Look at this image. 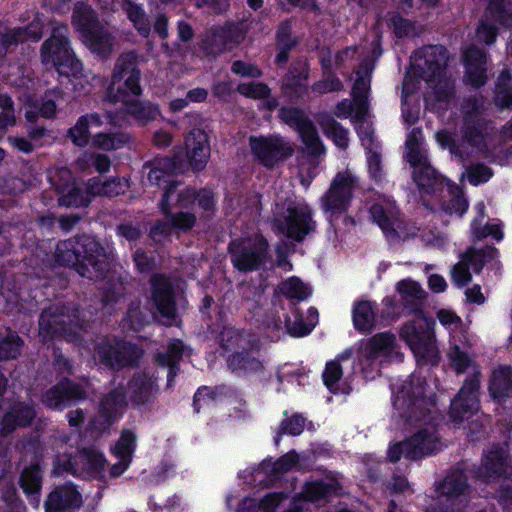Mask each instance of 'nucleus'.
<instances>
[{
    "instance_id": "1",
    "label": "nucleus",
    "mask_w": 512,
    "mask_h": 512,
    "mask_svg": "<svg viewBox=\"0 0 512 512\" xmlns=\"http://www.w3.org/2000/svg\"><path fill=\"white\" fill-rule=\"evenodd\" d=\"M433 404V392L428 391L424 381L415 375L395 392L394 408L414 432L404 442L390 446L388 457L391 461L399 460L402 455L418 459L441 450L436 426L428 415Z\"/></svg>"
},
{
    "instance_id": "2",
    "label": "nucleus",
    "mask_w": 512,
    "mask_h": 512,
    "mask_svg": "<svg viewBox=\"0 0 512 512\" xmlns=\"http://www.w3.org/2000/svg\"><path fill=\"white\" fill-rule=\"evenodd\" d=\"M437 319L449 332L447 358L451 367L457 373L471 371L473 374L465 381L451 404V417L454 421L461 422L468 420L478 411V370L473 357L468 352L472 342L462 320L451 310H439Z\"/></svg>"
},
{
    "instance_id": "3",
    "label": "nucleus",
    "mask_w": 512,
    "mask_h": 512,
    "mask_svg": "<svg viewBox=\"0 0 512 512\" xmlns=\"http://www.w3.org/2000/svg\"><path fill=\"white\" fill-rule=\"evenodd\" d=\"M423 136L420 130H412L406 140V157L413 166V178L420 191L425 193L440 191L445 199L442 204V211L450 216L461 217L468 208L467 200L463 197L461 190L450 184L444 177H438L435 170L428 164L427 156L422 148Z\"/></svg>"
},
{
    "instance_id": "4",
    "label": "nucleus",
    "mask_w": 512,
    "mask_h": 512,
    "mask_svg": "<svg viewBox=\"0 0 512 512\" xmlns=\"http://www.w3.org/2000/svg\"><path fill=\"white\" fill-rule=\"evenodd\" d=\"M139 80L140 72L133 65V57L123 55L116 62L107 94L112 101L121 102L126 111L139 123L146 124L155 120L160 110L151 103L139 102L138 97L141 94Z\"/></svg>"
},
{
    "instance_id": "5",
    "label": "nucleus",
    "mask_w": 512,
    "mask_h": 512,
    "mask_svg": "<svg viewBox=\"0 0 512 512\" xmlns=\"http://www.w3.org/2000/svg\"><path fill=\"white\" fill-rule=\"evenodd\" d=\"M146 168L149 169L148 181L151 184L160 186L161 181L168 184L160 203V208L165 215L168 216L174 207L184 208L192 205L208 211L214 206V196L211 191L202 190L196 194L194 190L180 188L179 184L168 180L170 174L184 171V166L178 164L175 159L156 160Z\"/></svg>"
},
{
    "instance_id": "6",
    "label": "nucleus",
    "mask_w": 512,
    "mask_h": 512,
    "mask_svg": "<svg viewBox=\"0 0 512 512\" xmlns=\"http://www.w3.org/2000/svg\"><path fill=\"white\" fill-rule=\"evenodd\" d=\"M120 125L119 120L110 114L90 113L81 116L69 130L71 141L80 147L91 145L101 150H116L129 141L124 133H112L111 129Z\"/></svg>"
},
{
    "instance_id": "7",
    "label": "nucleus",
    "mask_w": 512,
    "mask_h": 512,
    "mask_svg": "<svg viewBox=\"0 0 512 512\" xmlns=\"http://www.w3.org/2000/svg\"><path fill=\"white\" fill-rule=\"evenodd\" d=\"M67 34L66 25L53 28L52 35L41 47V61L46 67L55 68L59 74L71 77L74 87L85 91V84H89L95 77L90 72L82 71L81 63L69 47Z\"/></svg>"
},
{
    "instance_id": "8",
    "label": "nucleus",
    "mask_w": 512,
    "mask_h": 512,
    "mask_svg": "<svg viewBox=\"0 0 512 512\" xmlns=\"http://www.w3.org/2000/svg\"><path fill=\"white\" fill-rule=\"evenodd\" d=\"M71 172L66 168H58L49 172V181L60 194L59 203L64 206H83L89 202V196L105 195L116 196L124 193L128 188L125 179L113 178L104 183L92 179L83 193L73 182Z\"/></svg>"
},
{
    "instance_id": "9",
    "label": "nucleus",
    "mask_w": 512,
    "mask_h": 512,
    "mask_svg": "<svg viewBox=\"0 0 512 512\" xmlns=\"http://www.w3.org/2000/svg\"><path fill=\"white\" fill-rule=\"evenodd\" d=\"M357 358V366L366 378H374L380 371L382 362L400 356L396 337L389 332L377 333L359 341L352 347Z\"/></svg>"
},
{
    "instance_id": "10",
    "label": "nucleus",
    "mask_w": 512,
    "mask_h": 512,
    "mask_svg": "<svg viewBox=\"0 0 512 512\" xmlns=\"http://www.w3.org/2000/svg\"><path fill=\"white\" fill-rule=\"evenodd\" d=\"M434 322L422 312L414 315L400 331L401 338L412 350L418 363L436 365L439 351L433 334Z\"/></svg>"
},
{
    "instance_id": "11",
    "label": "nucleus",
    "mask_w": 512,
    "mask_h": 512,
    "mask_svg": "<svg viewBox=\"0 0 512 512\" xmlns=\"http://www.w3.org/2000/svg\"><path fill=\"white\" fill-rule=\"evenodd\" d=\"M73 24L80 32L83 43L93 53L105 56L113 47V38L96 21L92 9L78 3L73 12Z\"/></svg>"
},
{
    "instance_id": "12",
    "label": "nucleus",
    "mask_w": 512,
    "mask_h": 512,
    "mask_svg": "<svg viewBox=\"0 0 512 512\" xmlns=\"http://www.w3.org/2000/svg\"><path fill=\"white\" fill-rule=\"evenodd\" d=\"M370 215L390 242L405 240L416 235L417 228L400 219L395 203L389 198L378 199L371 206Z\"/></svg>"
},
{
    "instance_id": "13",
    "label": "nucleus",
    "mask_w": 512,
    "mask_h": 512,
    "mask_svg": "<svg viewBox=\"0 0 512 512\" xmlns=\"http://www.w3.org/2000/svg\"><path fill=\"white\" fill-rule=\"evenodd\" d=\"M106 460L98 450L83 449L79 455L71 461L69 456H57L54 462V474L61 475L63 472H70L85 477H99L102 475Z\"/></svg>"
},
{
    "instance_id": "14",
    "label": "nucleus",
    "mask_w": 512,
    "mask_h": 512,
    "mask_svg": "<svg viewBox=\"0 0 512 512\" xmlns=\"http://www.w3.org/2000/svg\"><path fill=\"white\" fill-rule=\"evenodd\" d=\"M355 186L356 179L350 171L347 170L336 175L330 189L321 200L323 210L330 221L347 210Z\"/></svg>"
},
{
    "instance_id": "15",
    "label": "nucleus",
    "mask_w": 512,
    "mask_h": 512,
    "mask_svg": "<svg viewBox=\"0 0 512 512\" xmlns=\"http://www.w3.org/2000/svg\"><path fill=\"white\" fill-rule=\"evenodd\" d=\"M357 365L354 350L346 349L335 359L326 363L323 372V380L326 387L333 393H349L351 390L350 379Z\"/></svg>"
},
{
    "instance_id": "16",
    "label": "nucleus",
    "mask_w": 512,
    "mask_h": 512,
    "mask_svg": "<svg viewBox=\"0 0 512 512\" xmlns=\"http://www.w3.org/2000/svg\"><path fill=\"white\" fill-rule=\"evenodd\" d=\"M278 231L295 240H302L314 230L311 210L305 203L291 204L282 218L276 220Z\"/></svg>"
},
{
    "instance_id": "17",
    "label": "nucleus",
    "mask_w": 512,
    "mask_h": 512,
    "mask_svg": "<svg viewBox=\"0 0 512 512\" xmlns=\"http://www.w3.org/2000/svg\"><path fill=\"white\" fill-rule=\"evenodd\" d=\"M230 250L234 266L241 271H250L262 264L267 242L262 236L256 235L253 239L234 241L230 245Z\"/></svg>"
},
{
    "instance_id": "18",
    "label": "nucleus",
    "mask_w": 512,
    "mask_h": 512,
    "mask_svg": "<svg viewBox=\"0 0 512 512\" xmlns=\"http://www.w3.org/2000/svg\"><path fill=\"white\" fill-rule=\"evenodd\" d=\"M94 252H98V244L92 238L83 236L78 240H66L56 247V260L61 265H74L87 262L96 269Z\"/></svg>"
},
{
    "instance_id": "19",
    "label": "nucleus",
    "mask_w": 512,
    "mask_h": 512,
    "mask_svg": "<svg viewBox=\"0 0 512 512\" xmlns=\"http://www.w3.org/2000/svg\"><path fill=\"white\" fill-rule=\"evenodd\" d=\"M509 0H490L488 13L477 28L476 36L480 42L492 44L496 38V28L490 23L495 20L500 25L507 26L511 30L512 43V12H508Z\"/></svg>"
},
{
    "instance_id": "20",
    "label": "nucleus",
    "mask_w": 512,
    "mask_h": 512,
    "mask_svg": "<svg viewBox=\"0 0 512 512\" xmlns=\"http://www.w3.org/2000/svg\"><path fill=\"white\" fill-rule=\"evenodd\" d=\"M280 116L284 122L298 131L307 149L315 154L324 152V147L320 142L315 127L303 112L297 109L283 108L281 109Z\"/></svg>"
},
{
    "instance_id": "21",
    "label": "nucleus",
    "mask_w": 512,
    "mask_h": 512,
    "mask_svg": "<svg viewBox=\"0 0 512 512\" xmlns=\"http://www.w3.org/2000/svg\"><path fill=\"white\" fill-rule=\"evenodd\" d=\"M496 249L487 247L485 250L475 251L469 249L454 266L452 277L456 285L464 286L471 281V271L479 272L484 263L493 259Z\"/></svg>"
},
{
    "instance_id": "22",
    "label": "nucleus",
    "mask_w": 512,
    "mask_h": 512,
    "mask_svg": "<svg viewBox=\"0 0 512 512\" xmlns=\"http://www.w3.org/2000/svg\"><path fill=\"white\" fill-rule=\"evenodd\" d=\"M187 163L181 165L191 167L193 170L203 169L210 157V145L206 132L202 129H193L185 139Z\"/></svg>"
},
{
    "instance_id": "23",
    "label": "nucleus",
    "mask_w": 512,
    "mask_h": 512,
    "mask_svg": "<svg viewBox=\"0 0 512 512\" xmlns=\"http://www.w3.org/2000/svg\"><path fill=\"white\" fill-rule=\"evenodd\" d=\"M250 145L255 156L265 165L272 166L291 154V147L280 137H252Z\"/></svg>"
},
{
    "instance_id": "24",
    "label": "nucleus",
    "mask_w": 512,
    "mask_h": 512,
    "mask_svg": "<svg viewBox=\"0 0 512 512\" xmlns=\"http://www.w3.org/2000/svg\"><path fill=\"white\" fill-rule=\"evenodd\" d=\"M81 493L76 486L66 483L50 492L45 502L46 512H77L82 506Z\"/></svg>"
},
{
    "instance_id": "25",
    "label": "nucleus",
    "mask_w": 512,
    "mask_h": 512,
    "mask_svg": "<svg viewBox=\"0 0 512 512\" xmlns=\"http://www.w3.org/2000/svg\"><path fill=\"white\" fill-rule=\"evenodd\" d=\"M135 357V348L126 344L114 349L105 342L99 344L95 352V359L110 367L131 364Z\"/></svg>"
},
{
    "instance_id": "26",
    "label": "nucleus",
    "mask_w": 512,
    "mask_h": 512,
    "mask_svg": "<svg viewBox=\"0 0 512 512\" xmlns=\"http://www.w3.org/2000/svg\"><path fill=\"white\" fill-rule=\"evenodd\" d=\"M508 456L504 447H497L484 456L478 476L490 481L505 475L508 469Z\"/></svg>"
},
{
    "instance_id": "27",
    "label": "nucleus",
    "mask_w": 512,
    "mask_h": 512,
    "mask_svg": "<svg viewBox=\"0 0 512 512\" xmlns=\"http://www.w3.org/2000/svg\"><path fill=\"white\" fill-rule=\"evenodd\" d=\"M136 437L131 431H123L119 440L112 449L119 462L111 468L112 476H120L130 465L132 454L135 450Z\"/></svg>"
},
{
    "instance_id": "28",
    "label": "nucleus",
    "mask_w": 512,
    "mask_h": 512,
    "mask_svg": "<svg viewBox=\"0 0 512 512\" xmlns=\"http://www.w3.org/2000/svg\"><path fill=\"white\" fill-rule=\"evenodd\" d=\"M153 301L161 313L167 319H172L175 315V307L171 294V284L163 276H155L152 279Z\"/></svg>"
},
{
    "instance_id": "29",
    "label": "nucleus",
    "mask_w": 512,
    "mask_h": 512,
    "mask_svg": "<svg viewBox=\"0 0 512 512\" xmlns=\"http://www.w3.org/2000/svg\"><path fill=\"white\" fill-rule=\"evenodd\" d=\"M82 397V392L68 381H64L48 390L43 396V403L54 409L64 408L72 400Z\"/></svg>"
},
{
    "instance_id": "30",
    "label": "nucleus",
    "mask_w": 512,
    "mask_h": 512,
    "mask_svg": "<svg viewBox=\"0 0 512 512\" xmlns=\"http://www.w3.org/2000/svg\"><path fill=\"white\" fill-rule=\"evenodd\" d=\"M299 461L298 455L293 451L289 452L281 457L276 462L264 461L260 468L256 471V478L260 481L264 475L269 477L266 485L273 483L276 479H280V476L297 466Z\"/></svg>"
},
{
    "instance_id": "31",
    "label": "nucleus",
    "mask_w": 512,
    "mask_h": 512,
    "mask_svg": "<svg viewBox=\"0 0 512 512\" xmlns=\"http://www.w3.org/2000/svg\"><path fill=\"white\" fill-rule=\"evenodd\" d=\"M426 63L429 64L428 70L430 72V74H428V71H425V74H427L426 81L434 89L433 94H429L426 97V102L428 107L436 109L435 101H438L440 103L445 102L452 91V87L447 80L443 79L442 74L439 75L437 71H434L435 62H432L429 59H427ZM441 73H443V71Z\"/></svg>"
},
{
    "instance_id": "32",
    "label": "nucleus",
    "mask_w": 512,
    "mask_h": 512,
    "mask_svg": "<svg viewBox=\"0 0 512 512\" xmlns=\"http://www.w3.org/2000/svg\"><path fill=\"white\" fill-rule=\"evenodd\" d=\"M464 62L468 81L475 86L483 85L486 81L484 53L477 48L468 49L464 52Z\"/></svg>"
},
{
    "instance_id": "33",
    "label": "nucleus",
    "mask_w": 512,
    "mask_h": 512,
    "mask_svg": "<svg viewBox=\"0 0 512 512\" xmlns=\"http://www.w3.org/2000/svg\"><path fill=\"white\" fill-rule=\"evenodd\" d=\"M352 320L357 331L361 333L371 331L376 321L375 304L368 300L355 302L352 308Z\"/></svg>"
},
{
    "instance_id": "34",
    "label": "nucleus",
    "mask_w": 512,
    "mask_h": 512,
    "mask_svg": "<svg viewBox=\"0 0 512 512\" xmlns=\"http://www.w3.org/2000/svg\"><path fill=\"white\" fill-rule=\"evenodd\" d=\"M20 486L27 495L30 503L38 507L40 501L39 494L42 486L41 470L38 465H31L22 471Z\"/></svg>"
},
{
    "instance_id": "35",
    "label": "nucleus",
    "mask_w": 512,
    "mask_h": 512,
    "mask_svg": "<svg viewBox=\"0 0 512 512\" xmlns=\"http://www.w3.org/2000/svg\"><path fill=\"white\" fill-rule=\"evenodd\" d=\"M466 489V479L461 473H454L447 476L438 487V492L445 495L451 505L462 504L465 501L464 491Z\"/></svg>"
},
{
    "instance_id": "36",
    "label": "nucleus",
    "mask_w": 512,
    "mask_h": 512,
    "mask_svg": "<svg viewBox=\"0 0 512 512\" xmlns=\"http://www.w3.org/2000/svg\"><path fill=\"white\" fill-rule=\"evenodd\" d=\"M292 316L293 320L291 317L285 319V328L294 337H303L309 334L318 322V311L315 308L308 309L306 322L297 311H294Z\"/></svg>"
},
{
    "instance_id": "37",
    "label": "nucleus",
    "mask_w": 512,
    "mask_h": 512,
    "mask_svg": "<svg viewBox=\"0 0 512 512\" xmlns=\"http://www.w3.org/2000/svg\"><path fill=\"white\" fill-rule=\"evenodd\" d=\"M490 393L493 398L501 399L512 394V369L500 366L493 371L490 383Z\"/></svg>"
},
{
    "instance_id": "38",
    "label": "nucleus",
    "mask_w": 512,
    "mask_h": 512,
    "mask_svg": "<svg viewBox=\"0 0 512 512\" xmlns=\"http://www.w3.org/2000/svg\"><path fill=\"white\" fill-rule=\"evenodd\" d=\"M285 500L286 497L282 493L276 492L267 494L259 502L253 498H245L237 512H253L256 507L263 512H274Z\"/></svg>"
},
{
    "instance_id": "39",
    "label": "nucleus",
    "mask_w": 512,
    "mask_h": 512,
    "mask_svg": "<svg viewBox=\"0 0 512 512\" xmlns=\"http://www.w3.org/2000/svg\"><path fill=\"white\" fill-rule=\"evenodd\" d=\"M418 79L413 71H409L404 79L402 87V117L407 123H414L418 112L412 110L409 105L410 97L417 89Z\"/></svg>"
},
{
    "instance_id": "40",
    "label": "nucleus",
    "mask_w": 512,
    "mask_h": 512,
    "mask_svg": "<svg viewBox=\"0 0 512 512\" xmlns=\"http://www.w3.org/2000/svg\"><path fill=\"white\" fill-rule=\"evenodd\" d=\"M59 98L57 92H51L45 96L40 105L28 102L25 116L28 121H35L38 114L45 118L53 117L56 113V101Z\"/></svg>"
},
{
    "instance_id": "41",
    "label": "nucleus",
    "mask_w": 512,
    "mask_h": 512,
    "mask_svg": "<svg viewBox=\"0 0 512 512\" xmlns=\"http://www.w3.org/2000/svg\"><path fill=\"white\" fill-rule=\"evenodd\" d=\"M332 489L330 483L324 482H309L306 484L302 493L303 500H297L293 503V509L288 512H298L303 509V505L306 502H316L319 499L327 496Z\"/></svg>"
},
{
    "instance_id": "42",
    "label": "nucleus",
    "mask_w": 512,
    "mask_h": 512,
    "mask_svg": "<svg viewBox=\"0 0 512 512\" xmlns=\"http://www.w3.org/2000/svg\"><path fill=\"white\" fill-rule=\"evenodd\" d=\"M279 292L290 299L305 300L311 294V288L297 277H290L279 285Z\"/></svg>"
},
{
    "instance_id": "43",
    "label": "nucleus",
    "mask_w": 512,
    "mask_h": 512,
    "mask_svg": "<svg viewBox=\"0 0 512 512\" xmlns=\"http://www.w3.org/2000/svg\"><path fill=\"white\" fill-rule=\"evenodd\" d=\"M124 10L135 29L142 36L147 37L150 33V24L144 9L140 5L127 0L124 4Z\"/></svg>"
},
{
    "instance_id": "44",
    "label": "nucleus",
    "mask_w": 512,
    "mask_h": 512,
    "mask_svg": "<svg viewBox=\"0 0 512 512\" xmlns=\"http://www.w3.org/2000/svg\"><path fill=\"white\" fill-rule=\"evenodd\" d=\"M34 409L28 405H18L8 413L4 418V430L11 431L16 426H22L30 423L34 417Z\"/></svg>"
},
{
    "instance_id": "45",
    "label": "nucleus",
    "mask_w": 512,
    "mask_h": 512,
    "mask_svg": "<svg viewBox=\"0 0 512 512\" xmlns=\"http://www.w3.org/2000/svg\"><path fill=\"white\" fill-rule=\"evenodd\" d=\"M41 36V25L40 21H34L28 28L26 29H15L10 33L3 35L0 42L4 45L11 44L13 42L32 40L37 41Z\"/></svg>"
},
{
    "instance_id": "46",
    "label": "nucleus",
    "mask_w": 512,
    "mask_h": 512,
    "mask_svg": "<svg viewBox=\"0 0 512 512\" xmlns=\"http://www.w3.org/2000/svg\"><path fill=\"white\" fill-rule=\"evenodd\" d=\"M321 127L328 138H331L339 148L348 146V131L340 126L333 118L325 117L321 121Z\"/></svg>"
},
{
    "instance_id": "47",
    "label": "nucleus",
    "mask_w": 512,
    "mask_h": 512,
    "mask_svg": "<svg viewBox=\"0 0 512 512\" xmlns=\"http://www.w3.org/2000/svg\"><path fill=\"white\" fill-rule=\"evenodd\" d=\"M154 382L145 377L134 378L129 384L130 398L137 404L144 402L149 396L152 395Z\"/></svg>"
},
{
    "instance_id": "48",
    "label": "nucleus",
    "mask_w": 512,
    "mask_h": 512,
    "mask_svg": "<svg viewBox=\"0 0 512 512\" xmlns=\"http://www.w3.org/2000/svg\"><path fill=\"white\" fill-rule=\"evenodd\" d=\"M125 404L122 391L116 390L107 395L101 402V414L108 419L116 418Z\"/></svg>"
},
{
    "instance_id": "49",
    "label": "nucleus",
    "mask_w": 512,
    "mask_h": 512,
    "mask_svg": "<svg viewBox=\"0 0 512 512\" xmlns=\"http://www.w3.org/2000/svg\"><path fill=\"white\" fill-rule=\"evenodd\" d=\"M20 338L12 331L0 336V359L15 358L20 353Z\"/></svg>"
},
{
    "instance_id": "50",
    "label": "nucleus",
    "mask_w": 512,
    "mask_h": 512,
    "mask_svg": "<svg viewBox=\"0 0 512 512\" xmlns=\"http://www.w3.org/2000/svg\"><path fill=\"white\" fill-rule=\"evenodd\" d=\"M368 108L361 115H355V125L357 133L361 139L363 146L366 149L377 148V145L373 142V130L371 124L368 121Z\"/></svg>"
},
{
    "instance_id": "51",
    "label": "nucleus",
    "mask_w": 512,
    "mask_h": 512,
    "mask_svg": "<svg viewBox=\"0 0 512 512\" xmlns=\"http://www.w3.org/2000/svg\"><path fill=\"white\" fill-rule=\"evenodd\" d=\"M370 88V81L368 77H359L353 86L352 94L355 98V104L357 105L356 116L361 115L368 108L367 94Z\"/></svg>"
},
{
    "instance_id": "52",
    "label": "nucleus",
    "mask_w": 512,
    "mask_h": 512,
    "mask_svg": "<svg viewBox=\"0 0 512 512\" xmlns=\"http://www.w3.org/2000/svg\"><path fill=\"white\" fill-rule=\"evenodd\" d=\"M511 75L504 72L500 75L496 88V104L501 108L512 107V93L510 92Z\"/></svg>"
},
{
    "instance_id": "53",
    "label": "nucleus",
    "mask_w": 512,
    "mask_h": 512,
    "mask_svg": "<svg viewBox=\"0 0 512 512\" xmlns=\"http://www.w3.org/2000/svg\"><path fill=\"white\" fill-rule=\"evenodd\" d=\"M183 351L184 347L182 342L179 340H174L169 344L167 353L165 355L159 356V363L170 368L168 375L169 379L175 375L174 366L180 359Z\"/></svg>"
},
{
    "instance_id": "54",
    "label": "nucleus",
    "mask_w": 512,
    "mask_h": 512,
    "mask_svg": "<svg viewBox=\"0 0 512 512\" xmlns=\"http://www.w3.org/2000/svg\"><path fill=\"white\" fill-rule=\"evenodd\" d=\"M16 123L13 103L6 95H0V132Z\"/></svg>"
},
{
    "instance_id": "55",
    "label": "nucleus",
    "mask_w": 512,
    "mask_h": 512,
    "mask_svg": "<svg viewBox=\"0 0 512 512\" xmlns=\"http://www.w3.org/2000/svg\"><path fill=\"white\" fill-rule=\"evenodd\" d=\"M228 362L232 369L257 370L260 367V363L254 357L236 350L229 356Z\"/></svg>"
},
{
    "instance_id": "56",
    "label": "nucleus",
    "mask_w": 512,
    "mask_h": 512,
    "mask_svg": "<svg viewBox=\"0 0 512 512\" xmlns=\"http://www.w3.org/2000/svg\"><path fill=\"white\" fill-rule=\"evenodd\" d=\"M471 229H472V234L476 238H484L487 236H491L492 238H494L497 241H499L503 238V234H502L500 225L497 223L487 224L483 228H479L478 227V219H475L472 222Z\"/></svg>"
},
{
    "instance_id": "57",
    "label": "nucleus",
    "mask_w": 512,
    "mask_h": 512,
    "mask_svg": "<svg viewBox=\"0 0 512 512\" xmlns=\"http://www.w3.org/2000/svg\"><path fill=\"white\" fill-rule=\"evenodd\" d=\"M222 346L227 350H234L238 347L243 348L247 340L242 334L234 329H225L221 333Z\"/></svg>"
},
{
    "instance_id": "58",
    "label": "nucleus",
    "mask_w": 512,
    "mask_h": 512,
    "mask_svg": "<svg viewBox=\"0 0 512 512\" xmlns=\"http://www.w3.org/2000/svg\"><path fill=\"white\" fill-rule=\"evenodd\" d=\"M242 95L254 99H263L269 94V89L262 83H243L238 86Z\"/></svg>"
},
{
    "instance_id": "59",
    "label": "nucleus",
    "mask_w": 512,
    "mask_h": 512,
    "mask_svg": "<svg viewBox=\"0 0 512 512\" xmlns=\"http://www.w3.org/2000/svg\"><path fill=\"white\" fill-rule=\"evenodd\" d=\"M492 176L491 170L483 165L472 166L467 171V179L470 184L478 185L480 183L488 181Z\"/></svg>"
},
{
    "instance_id": "60",
    "label": "nucleus",
    "mask_w": 512,
    "mask_h": 512,
    "mask_svg": "<svg viewBox=\"0 0 512 512\" xmlns=\"http://www.w3.org/2000/svg\"><path fill=\"white\" fill-rule=\"evenodd\" d=\"M169 224L173 228L187 230L193 227L195 223V216L186 212H179L167 217Z\"/></svg>"
},
{
    "instance_id": "61",
    "label": "nucleus",
    "mask_w": 512,
    "mask_h": 512,
    "mask_svg": "<svg viewBox=\"0 0 512 512\" xmlns=\"http://www.w3.org/2000/svg\"><path fill=\"white\" fill-rule=\"evenodd\" d=\"M367 164L370 176L375 180L381 178V161L376 148L367 149Z\"/></svg>"
},
{
    "instance_id": "62",
    "label": "nucleus",
    "mask_w": 512,
    "mask_h": 512,
    "mask_svg": "<svg viewBox=\"0 0 512 512\" xmlns=\"http://www.w3.org/2000/svg\"><path fill=\"white\" fill-rule=\"evenodd\" d=\"M305 425V420L300 415H293L291 418L284 421L281 425L283 433H287L293 436L302 433Z\"/></svg>"
},
{
    "instance_id": "63",
    "label": "nucleus",
    "mask_w": 512,
    "mask_h": 512,
    "mask_svg": "<svg viewBox=\"0 0 512 512\" xmlns=\"http://www.w3.org/2000/svg\"><path fill=\"white\" fill-rule=\"evenodd\" d=\"M357 113V105L355 104V98L353 101L343 100L336 106L335 114L341 118L351 117L355 121V114Z\"/></svg>"
},
{
    "instance_id": "64",
    "label": "nucleus",
    "mask_w": 512,
    "mask_h": 512,
    "mask_svg": "<svg viewBox=\"0 0 512 512\" xmlns=\"http://www.w3.org/2000/svg\"><path fill=\"white\" fill-rule=\"evenodd\" d=\"M231 69L235 74L241 76L257 78L261 75V71L256 66L242 61H235Z\"/></svg>"
}]
</instances>
